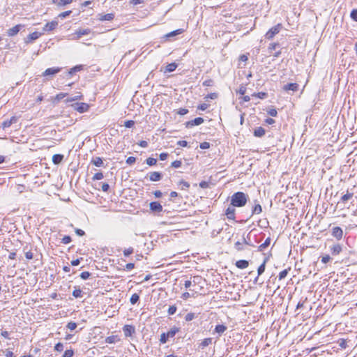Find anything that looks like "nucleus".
Here are the masks:
<instances>
[{
  "label": "nucleus",
  "mask_w": 357,
  "mask_h": 357,
  "mask_svg": "<svg viewBox=\"0 0 357 357\" xmlns=\"http://www.w3.org/2000/svg\"><path fill=\"white\" fill-rule=\"evenodd\" d=\"M248 199V195L243 192H236L231 197V205L235 207L244 206Z\"/></svg>",
  "instance_id": "1"
},
{
  "label": "nucleus",
  "mask_w": 357,
  "mask_h": 357,
  "mask_svg": "<svg viewBox=\"0 0 357 357\" xmlns=\"http://www.w3.org/2000/svg\"><path fill=\"white\" fill-rule=\"evenodd\" d=\"M282 29V24H278L277 25L271 28L266 33L265 37L268 40L272 39L276 34H278Z\"/></svg>",
  "instance_id": "2"
},
{
  "label": "nucleus",
  "mask_w": 357,
  "mask_h": 357,
  "mask_svg": "<svg viewBox=\"0 0 357 357\" xmlns=\"http://www.w3.org/2000/svg\"><path fill=\"white\" fill-rule=\"evenodd\" d=\"M72 107L79 113H84L88 111L89 105L85 102H75L71 105Z\"/></svg>",
  "instance_id": "3"
},
{
  "label": "nucleus",
  "mask_w": 357,
  "mask_h": 357,
  "mask_svg": "<svg viewBox=\"0 0 357 357\" xmlns=\"http://www.w3.org/2000/svg\"><path fill=\"white\" fill-rule=\"evenodd\" d=\"M204 121V119L202 117H197L194 119L193 120L188 121L185 123V126L187 128H192L195 126H199L202 123H203Z\"/></svg>",
  "instance_id": "4"
},
{
  "label": "nucleus",
  "mask_w": 357,
  "mask_h": 357,
  "mask_svg": "<svg viewBox=\"0 0 357 357\" xmlns=\"http://www.w3.org/2000/svg\"><path fill=\"white\" fill-rule=\"evenodd\" d=\"M61 68L60 67H54L47 68L43 73L42 76L48 77V76H54L56 74L59 73L61 70Z\"/></svg>",
  "instance_id": "5"
},
{
  "label": "nucleus",
  "mask_w": 357,
  "mask_h": 357,
  "mask_svg": "<svg viewBox=\"0 0 357 357\" xmlns=\"http://www.w3.org/2000/svg\"><path fill=\"white\" fill-rule=\"evenodd\" d=\"M329 250L331 255L335 256L342 252V246L340 243H335L329 247Z\"/></svg>",
  "instance_id": "6"
},
{
  "label": "nucleus",
  "mask_w": 357,
  "mask_h": 357,
  "mask_svg": "<svg viewBox=\"0 0 357 357\" xmlns=\"http://www.w3.org/2000/svg\"><path fill=\"white\" fill-rule=\"evenodd\" d=\"M90 29H79L76 31L74 33V36L73 37V39L77 40L80 38L82 36L88 35L91 33Z\"/></svg>",
  "instance_id": "7"
},
{
  "label": "nucleus",
  "mask_w": 357,
  "mask_h": 357,
  "mask_svg": "<svg viewBox=\"0 0 357 357\" xmlns=\"http://www.w3.org/2000/svg\"><path fill=\"white\" fill-rule=\"evenodd\" d=\"M150 210L154 213H160L162 211V206L158 202H152L149 204Z\"/></svg>",
  "instance_id": "8"
},
{
  "label": "nucleus",
  "mask_w": 357,
  "mask_h": 357,
  "mask_svg": "<svg viewBox=\"0 0 357 357\" xmlns=\"http://www.w3.org/2000/svg\"><path fill=\"white\" fill-rule=\"evenodd\" d=\"M42 34H43L42 33H40L38 31H34L27 36V37L24 39V42L26 43H30L33 42V40H36V39H38Z\"/></svg>",
  "instance_id": "9"
},
{
  "label": "nucleus",
  "mask_w": 357,
  "mask_h": 357,
  "mask_svg": "<svg viewBox=\"0 0 357 357\" xmlns=\"http://www.w3.org/2000/svg\"><path fill=\"white\" fill-rule=\"evenodd\" d=\"M123 331L126 337H130L135 333V328L131 325H125Z\"/></svg>",
  "instance_id": "10"
},
{
  "label": "nucleus",
  "mask_w": 357,
  "mask_h": 357,
  "mask_svg": "<svg viewBox=\"0 0 357 357\" xmlns=\"http://www.w3.org/2000/svg\"><path fill=\"white\" fill-rule=\"evenodd\" d=\"M24 26L22 24H17L16 26L9 29L7 31L8 36H14L17 35L19 33V31H20V29Z\"/></svg>",
  "instance_id": "11"
},
{
  "label": "nucleus",
  "mask_w": 357,
  "mask_h": 357,
  "mask_svg": "<svg viewBox=\"0 0 357 357\" xmlns=\"http://www.w3.org/2000/svg\"><path fill=\"white\" fill-rule=\"evenodd\" d=\"M299 85L297 83H289L283 86L282 89L285 91H291L293 92L298 90Z\"/></svg>",
  "instance_id": "12"
},
{
  "label": "nucleus",
  "mask_w": 357,
  "mask_h": 357,
  "mask_svg": "<svg viewBox=\"0 0 357 357\" xmlns=\"http://www.w3.org/2000/svg\"><path fill=\"white\" fill-rule=\"evenodd\" d=\"M332 235L337 238V240H340L343 236L342 229L340 227H335L332 229Z\"/></svg>",
  "instance_id": "13"
},
{
  "label": "nucleus",
  "mask_w": 357,
  "mask_h": 357,
  "mask_svg": "<svg viewBox=\"0 0 357 357\" xmlns=\"http://www.w3.org/2000/svg\"><path fill=\"white\" fill-rule=\"evenodd\" d=\"M58 25V22L56 21H52L51 22H47L43 27V31L44 32L51 31L54 30L56 26Z\"/></svg>",
  "instance_id": "14"
},
{
  "label": "nucleus",
  "mask_w": 357,
  "mask_h": 357,
  "mask_svg": "<svg viewBox=\"0 0 357 357\" xmlns=\"http://www.w3.org/2000/svg\"><path fill=\"white\" fill-rule=\"evenodd\" d=\"M235 206H229L226 211H225V215H227V218L229 220H234L235 219Z\"/></svg>",
  "instance_id": "15"
},
{
  "label": "nucleus",
  "mask_w": 357,
  "mask_h": 357,
  "mask_svg": "<svg viewBox=\"0 0 357 357\" xmlns=\"http://www.w3.org/2000/svg\"><path fill=\"white\" fill-rule=\"evenodd\" d=\"M162 174L158 172H153L149 174V179L151 181H159L162 179Z\"/></svg>",
  "instance_id": "16"
},
{
  "label": "nucleus",
  "mask_w": 357,
  "mask_h": 357,
  "mask_svg": "<svg viewBox=\"0 0 357 357\" xmlns=\"http://www.w3.org/2000/svg\"><path fill=\"white\" fill-rule=\"evenodd\" d=\"M17 121L16 116H12L9 120L4 121L2 123V128L3 129L9 128L13 123H15Z\"/></svg>",
  "instance_id": "17"
},
{
  "label": "nucleus",
  "mask_w": 357,
  "mask_h": 357,
  "mask_svg": "<svg viewBox=\"0 0 357 357\" xmlns=\"http://www.w3.org/2000/svg\"><path fill=\"white\" fill-rule=\"evenodd\" d=\"M236 266L239 269L246 268L249 266V262L245 259H241L236 262Z\"/></svg>",
  "instance_id": "18"
},
{
  "label": "nucleus",
  "mask_w": 357,
  "mask_h": 357,
  "mask_svg": "<svg viewBox=\"0 0 357 357\" xmlns=\"http://www.w3.org/2000/svg\"><path fill=\"white\" fill-rule=\"evenodd\" d=\"M119 341H120V338L116 335L107 337L105 340V342L107 344H114Z\"/></svg>",
  "instance_id": "19"
},
{
  "label": "nucleus",
  "mask_w": 357,
  "mask_h": 357,
  "mask_svg": "<svg viewBox=\"0 0 357 357\" xmlns=\"http://www.w3.org/2000/svg\"><path fill=\"white\" fill-rule=\"evenodd\" d=\"M227 328L226 326H225L223 324H218V325L215 326V332L218 333L220 335H221L227 331Z\"/></svg>",
  "instance_id": "20"
},
{
  "label": "nucleus",
  "mask_w": 357,
  "mask_h": 357,
  "mask_svg": "<svg viewBox=\"0 0 357 357\" xmlns=\"http://www.w3.org/2000/svg\"><path fill=\"white\" fill-rule=\"evenodd\" d=\"M113 13L102 14L100 15L99 20L101 21H111L114 19Z\"/></svg>",
  "instance_id": "21"
},
{
  "label": "nucleus",
  "mask_w": 357,
  "mask_h": 357,
  "mask_svg": "<svg viewBox=\"0 0 357 357\" xmlns=\"http://www.w3.org/2000/svg\"><path fill=\"white\" fill-rule=\"evenodd\" d=\"M63 159V155L61 154H54L52 156V162L54 165H59Z\"/></svg>",
  "instance_id": "22"
},
{
  "label": "nucleus",
  "mask_w": 357,
  "mask_h": 357,
  "mask_svg": "<svg viewBox=\"0 0 357 357\" xmlns=\"http://www.w3.org/2000/svg\"><path fill=\"white\" fill-rule=\"evenodd\" d=\"M82 97H83V96L81 94V93H77V94L75 96L68 97L65 101L66 102H70L82 100Z\"/></svg>",
  "instance_id": "23"
},
{
  "label": "nucleus",
  "mask_w": 357,
  "mask_h": 357,
  "mask_svg": "<svg viewBox=\"0 0 357 357\" xmlns=\"http://www.w3.org/2000/svg\"><path fill=\"white\" fill-rule=\"evenodd\" d=\"M265 135V130L262 127L257 128L254 131V135L257 137H261Z\"/></svg>",
  "instance_id": "24"
},
{
  "label": "nucleus",
  "mask_w": 357,
  "mask_h": 357,
  "mask_svg": "<svg viewBox=\"0 0 357 357\" xmlns=\"http://www.w3.org/2000/svg\"><path fill=\"white\" fill-rule=\"evenodd\" d=\"M271 243V238H267L265 241L258 247V251L261 252L269 246Z\"/></svg>",
  "instance_id": "25"
},
{
  "label": "nucleus",
  "mask_w": 357,
  "mask_h": 357,
  "mask_svg": "<svg viewBox=\"0 0 357 357\" xmlns=\"http://www.w3.org/2000/svg\"><path fill=\"white\" fill-rule=\"evenodd\" d=\"M176 68H177V64L176 63H169L165 68V73H172V72L174 71Z\"/></svg>",
  "instance_id": "26"
},
{
  "label": "nucleus",
  "mask_w": 357,
  "mask_h": 357,
  "mask_svg": "<svg viewBox=\"0 0 357 357\" xmlns=\"http://www.w3.org/2000/svg\"><path fill=\"white\" fill-rule=\"evenodd\" d=\"M91 163L93 164L96 167H101L103 165V161L101 158L96 157L92 159Z\"/></svg>",
  "instance_id": "27"
},
{
  "label": "nucleus",
  "mask_w": 357,
  "mask_h": 357,
  "mask_svg": "<svg viewBox=\"0 0 357 357\" xmlns=\"http://www.w3.org/2000/svg\"><path fill=\"white\" fill-rule=\"evenodd\" d=\"M72 295L76 298H82V291L80 289L79 287H75V289L73 290Z\"/></svg>",
  "instance_id": "28"
},
{
  "label": "nucleus",
  "mask_w": 357,
  "mask_h": 357,
  "mask_svg": "<svg viewBox=\"0 0 357 357\" xmlns=\"http://www.w3.org/2000/svg\"><path fill=\"white\" fill-rule=\"evenodd\" d=\"M178 331H179V328L174 326L166 333L167 336L169 337V338L173 337H174L176 333H178Z\"/></svg>",
  "instance_id": "29"
},
{
  "label": "nucleus",
  "mask_w": 357,
  "mask_h": 357,
  "mask_svg": "<svg viewBox=\"0 0 357 357\" xmlns=\"http://www.w3.org/2000/svg\"><path fill=\"white\" fill-rule=\"evenodd\" d=\"M212 343V338L207 337L203 340V341L200 343L199 347L202 349H204V347L208 346Z\"/></svg>",
  "instance_id": "30"
},
{
  "label": "nucleus",
  "mask_w": 357,
  "mask_h": 357,
  "mask_svg": "<svg viewBox=\"0 0 357 357\" xmlns=\"http://www.w3.org/2000/svg\"><path fill=\"white\" fill-rule=\"evenodd\" d=\"M183 32V29H178L174 30V31H171V32L168 33L167 34H166V37L167 38L174 37V36H176L177 35L182 33Z\"/></svg>",
  "instance_id": "31"
},
{
  "label": "nucleus",
  "mask_w": 357,
  "mask_h": 357,
  "mask_svg": "<svg viewBox=\"0 0 357 357\" xmlns=\"http://www.w3.org/2000/svg\"><path fill=\"white\" fill-rule=\"evenodd\" d=\"M261 211H262L261 206L259 204H257L253 207V208L252 210V215L259 214L261 213Z\"/></svg>",
  "instance_id": "32"
},
{
  "label": "nucleus",
  "mask_w": 357,
  "mask_h": 357,
  "mask_svg": "<svg viewBox=\"0 0 357 357\" xmlns=\"http://www.w3.org/2000/svg\"><path fill=\"white\" fill-rule=\"evenodd\" d=\"M82 68V66H76L70 69L68 72V75L71 77L75 73L81 70Z\"/></svg>",
  "instance_id": "33"
},
{
  "label": "nucleus",
  "mask_w": 357,
  "mask_h": 357,
  "mask_svg": "<svg viewBox=\"0 0 357 357\" xmlns=\"http://www.w3.org/2000/svg\"><path fill=\"white\" fill-rule=\"evenodd\" d=\"M139 296L137 294L135 293L131 296L130 298V302L131 303L132 305H135L139 301Z\"/></svg>",
  "instance_id": "34"
},
{
  "label": "nucleus",
  "mask_w": 357,
  "mask_h": 357,
  "mask_svg": "<svg viewBox=\"0 0 357 357\" xmlns=\"http://www.w3.org/2000/svg\"><path fill=\"white\" fill-rule=\"evenodd\" d=\"M290 270V268H287V269H284L283 271H282L280 273H279V275H278V278L280 280L284 279L286 278V276L287 275L288 273H289V271Z\"/></svg>",
  "instance_id": "35"
},
{
  "label": "nucleus",
  "mask_w": 357,
  "mask_h": 357,
  "mask_svg": "<svg viewBox=\"0 0 357 357\" xmlns=\"http://www.w3.org/2000/svg\"><path fill=\"white\" fill-rule=\"evenodd\" d=\"M197 317V315L195 314V313L194 312H190V313H188L185 317V320L186 321H190L192 320H193L195 318Z\"/></svg>",
  "instance_id": "36"
},
{
  "label": "nucleus",
  "mask_w": 357,
  "mask_h": 357,
  "mask_svg": "<svg viewBox=\"0 0 357 357\" xmlns=\"http://www.w3.org/2000/svg\"><path fill=\"white\" fill-rule=\"evenodd\" d=\"M67 96H68V93H59L56 94V96L54 97V101L59 102L61 100H62Z\"/></svg>",
  "instance_id": "37"
},
{
  "label": "nucleus",
  "mask_w": 357,
  "mask_h": 357,
  "mask_svg": "<svg viewBox=\"0 0 357 357\" xmlns=\"http://www.w3.org/2000/svg\"><path fill=\"white\" fill-rule=\"evenodd\" d=\"M353 195H354V194H353V193L347 192L345 195H344L341 197V201H342V202H347V201H348L349 199H350L353 197Z\"/></svg>",
  "instance_id": "38"
},
{
  "label": "nucleus",
  "mask_w": 357,
  "mask_h": 357,
  "mask_svg": "<svg viewBox=\"0 0 357 357\" xmlns=\"http://www.w3.org/2000/svg\"><path fill=\"white\" fill-rule=\"evenodd\" d=\"M146 162L148 165L153 166L156 164L157 160L155 158L149 157L146 160Z\"/></svg>",
  "instance_id": "39"
},
{
  "label": "nucleus",
  "mask_w": 357,
  "mask_h": 357,
  "mask_svg": "<svg viewBox=\"0 0 357 357\" xmlns=\"http://www.w3.org/2000/svg\"><path fill=\"white\" fill-rule=\"evenodd\" d=\"M177 310V307L176 305H171L168 308L167 313L169 315H173L176 313Z\"/></svg>",
  "instance_id": "40"
},
{
  "label": "nucleus",
  "mask_w": 357,
  "mask_h": 357,
  "mask_svg": "<svg viewBox=\"0 0 357 357\" xmlns=\"http://www.w3.org/2000/svg\"><path fill=\"white\" fill-rule=\"evenodd\" d=\"M265 268H266V265L264 264V263H262L259 267H258V269H257V274H258V276L261 275L262 273H264V272L265 271Z\"/></svg>",
  "instance_id": "41"
},
{
  "label": "nucleus",
  "mask_w": 357,
  "mask_h": 357,
  "mask_svg": "<svg viewBox=\"0 0 357 357\" xmlns=\"http://www.w3.org/2000/svg\"><path fill=\"white\" fill-rule=\"evenodd\" d=\"M338 344L341 348L345 349L347 347V342L344 339H340L338 341Z\"/></svg>",
  "instance_id": "42"
},
{
  "label": "nucleus",
  "mask_w": 357,
  "mask_h": 357,
  "mask_svg": "<svg viewBox=\"0 0 357 357\" xmlns=\"http://www.w3.org/2000/svg\"><path fill=\"white\" fill-rule=\"evenodd\" d=\"M169 337L167 336V333H163L161 334L160 335V341L162 344H165L167 342L168 339Z\"/></svg>",
  "instance_id": "43"
},
{
  "label": "nucleus",
  "mask_w": 357,
  "mask_h": 357,
  "mask_svg": "<svg viewBox=\"0 0 357 357\" xmlns=\"http://www.w3.org/2000/svg\"><path fill=\"white\" fill-rule=\"evenodd\" d=\"M77 324L73 321H70V322L68 323V324L66 326L67 328H68L70 331L75 330L77 328Z\"/></svg>",
  "instance_id": "44"
},
{
  "label": "nucleus",
  "mask_w": 357,
  "mask_h": 357,
  "mask_svg": "<svg viewBox=\"0 0 357 357\" xmlns=\"http://www.w3.org/2000/svg\"><path fill=\"white\" fill-rule=\"evenodd\" d=\"M267 93L265 92H259L257 93H253L252 96H257L260 99H264L267 97Z\"/></svg>",
  "instance_id": "45"
},
{
  "label": "nucleus",
  "mask_w": 357,
  "mask_h": 357,
  "mask_svg": "<svg viewBox=\"0 0 357 357\" xmlns=\"http://www.w3.org/2000/svg\"><path fill=\"white\" fill-rule=\"evenodd\" d=\"M74 355V351L72 349H68L64 351L63 354V357H73Z\"/></svg>",
  "instance_id": "46"
},
{
  "label": "nucleus",
  "mask_w": 357,
  "mask_h": 357,
  "mask_svg": "<svg viewBox=\"0 0 357 357\" xmlns=\"http://www.w3.org/2000/svg\"><path fill=\"white\" fill-rule=\"evenodd\" d=\"M73 2V0H60L58 3H57V5L59 6H63L65 5H67V4H69V3H71Z\"/></svg>",
  "instance_id": "47"
},
{
  "label": "nucleus",
  "mask_w": 357,
  "mask_h": 357,
  "mask_svg": "<svg viewBox=\"0 0 357 357\" xmlns=\"http://www.w3.org/2000/svg\"><path fill=\"white\" fill-rule=\"evenodd\" d=\"M72 239L70 236H64L61 239V243L63 244H68L71 242Z\"/></svg>",
  "instance_id": "48"
},
{
  "label": "nucleus",
  "mask_w": 357,
  "mask_h": 357,
  "mask_svg": "<svg viewBox=\"0 0 357 357\" xmlns=\"http://www.w3.org/2000/svg\"><path fill=\"white\" fill-rule=\"evenodd\" d=\"M103 177V174L102 172H97L93 176V180H101Z\"/></svg>",
  "instance_id": "49"
},
{
  "label": "nucleus",
  "mask_w": 357,
  "mask_h": 357,
  "mask_svg": "<svg viewBox=\"0 0 357 357\" xmlns=\"http://www.w3.org/2000/svg\"><path fill=\"white\" fill-rule=\"evenodd\" d=\"M91 275V273L88 271H84V272H82L80 274V278L82 279V280H86L88 279Z\"/></svg>",
  "instance_id": "50"
},
{
  "label": "nucleus",
  "mask_w": 357,
  "mask_h": 357,
  "mask_svg": "<svg viewBox=\"0 0 357 357\" xmlns=\"http://www.w3.org/2000/svg\"><path fill=\"white\" fill-rule=\"evenodd\" d=\"M134 125H135V121L132 120H128V121H125V123H124V126L128 128H132Z\"/></svg>",
  "instance_id": "51"
},
{
  "label": "nucleus",
  "mask_w": 357,
  "mask_h": 357,
  "mask_svg": "<svg viewBox=\"0 0 357 357\" xmlns=\"http://www.w3.org/2000/svg\"><path fill=\"white\" fill-rule=\"evenodd\" d=\"M54 349L59 352L62 351L63 349V344L61 342H58L57 344H55Z\"/></svg>",
  "instance_id": "52"
},
{
  "label": "nucleus",
  "mask_w": 357,
  "mask_h": 357,
  "mask_svg": "<svg viewBox=\"0 0 357 357\" xmlns=\"http://www.w3.org/2000/svg\"><path fill=\"white\" fill-rule=\"evenodd\" d=\"M132 253H133L132 248H129L128 249L124 250V251H123V255L125 257H128Z\"/></svg>",
  "instance_id": "53"
},
{
  "label": "nucleus",
  "mask_w": 357,
  "mask_h": 357,
  "mask_svg": "<svg viewBox=\"0 0 357 357\" xmlns=\"http://www.w3.org/2000/svg\"><path fill=\"white\" fill-rule=\"evenodd\" d=\"M136 161V158L130 156L126 160V163L129 165L134 164Z\"/></svg>",
  "instance_id": "54"
},
{
  "label": "nucleus",
  "mask_w": 357,
  "mask_h": 357,
  "mask_svg": "<svg viewBox=\"0 0 357 357\" xmlns=\"http://www.w3.org/2000/svg\"><path fill=\"white\" fill-rule=\"evenodd\" d=\"M350 16L352 20L357 22V9H354L351 12Z\"/></svg>",
  "instance_id": "55"
},
{
  "label": "nucleus",
  "mask_w": 357,
  "mask_h": 357,
  "mask_svg": "<svg viewBox=\"0 0 357 357\" xmlns=\"http://www.w3.org/2000/svg\"><path fill=\"white\" fill-rule=\"evenodd\" d=\"M199 147L202 149H207L210 148V143L207 142H204L200 144Z\"/></svg>",
  "instance_id": "56"
},
{
  "label": "nucleus",
  "mask_w": 357,
  "mask_h": 357,
  "mask_svg": "<svg viewBox=\"0 0 357 357\" xmlns=\"http://www.w3.org/2000/svg\"><path fill=\"white\" fill-rule=\"evenodd\" d=\"M181 160H175L172 162V167L174 168H178L181 166Z\"/></svg>",
  "instance_id": "57"
},
{
  "label": "nucleus",
  "mask_w": 357,
  "mask_h": 357,
  "mask_svg": "<svg viewBox=\"0 0 357 357\" xmlns=\"http://www.w3.org/2000/svg\"><path fill=\"white\" fill-rule=\"evenodd\" d=\"M180 184L182 185V190H187L190 187L189 183L183 180L180 181Z\"/></svg>",
  "instance_id": "58"
},
{
  "label": "nucleus",
  "mask_w": 357,
  "mask_h": 357,
  "mask_svg": "<svg viewBox=\"0 0 357 357\" xmlns=\"http://www.w3.org/2000/svg\"><path fill=\"white\" fill-rule=\"evenodd\" d=\"M188 109H185V108H180L178 112H177V114H179V115H185L186 114L188 113Z\"/></svg>",
  "instance_id": "59"
},
{
  "label": "nucleus",
  "mask_w": 357,
  "mask_h": 357,
  "mask_svg": "<svg viewBox=\"0 0 357 357\" xmlns=\"http://www.w3.org/2000/svg\"><path fill=\"white\" fill-rule=\"evenodd\" d=\"M213 80L211 79H206L203 82V86H213Z\"/></svg>",
  "instance_id": "60"
},
{
  "label": "nucleus",
  "mask_w": 357,
  "mask_h": 357,
  "mask_svg": "<svg viewBox=\"0 0 357 357\" xmlns=\"http://www.w3.org/2000/svg\"><path fill=\"white\" fill-rule=\"evenodd\" d=\"M218 98V94H217L216 93H209V94H208V95L205 97V98H206V100H208V99H212V100H213V99H215V98Z\"/></svg>",
  "instance_id": "61"
},
{
  "label": "nucleus",
  "mask_w": 357,
  "mask_h": 357,
  "mask_svg": "<svg viewBox=\"0 0 357 357\" xmlns=\"http://www.w3.org/2000/svg\"><path fill=\"white\" fill-rule=\"evenodd\" d=\"M71 13H72L71 10L65 11V12L60 13L59 15V17L63 19V18H65V17H68V15H70Z\"/></svg>",
  "instance_id": "62"
},
{
  "label": "nucleus",
  "mask_w": 357,
  "mask_h": 357,
  "mask_svg": "<svg viewBox=\"0 0 357 357\" xmlns=\"http://www.w3.org/2000/svg\"><path fill=\"white\" fill-rule=\"evenodd\" d=\"M267 112L271 116H276L278 114L277 110L274 108L270 109Z\"/></svg>",
  "instance_id": "63"
},
{
  "label": "nucleus",
  "mask_w": 357,
  "mask_h": 357,
  "mask_svg": "<svg viewBox=\"0 0 357 357\" xmlns=\"http://www.w3.org/2000/svg\"><path fill=\"white\" fill-rule=\"evenodd\" d=\"M199 187H200L201 188H204V189H205V188H208L209 184H208V182L205 181H201V182L199 183Z\"/></svg>",
  "instance_id": "64"
}]
</instances>
